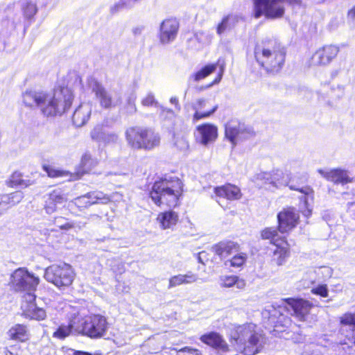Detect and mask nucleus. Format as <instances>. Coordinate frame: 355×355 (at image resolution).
I'll return each mask as SVG.
<instances>
[{"instance_id":"1","label":"nucleus","mask_w":355,"mask_h":355,"mask_svg":"<svg viewBox=\"0 0 355 355\" xmlns=\"http://www.w3.org/2000/svg\"><path fill=\"white\" fill-rule=\"evenodd\" d=\"M73 95L68 87L56 89L52 93L29 91L23 94L26 106L37 107L46 116L61 115L72 103Z\"/></svg>"},{"instance_id":"2","label":"nucleus","mask_w":355,"mask_h":355,"mask_svg":"<svg viewBox=\"0 0 355 355\" xmlns=\"http://www.w3.org/2000/svg\"><path fill=\"white\" fill-rule=\"evenodd\" d=\"M231 338L238 350L244 355L261 353L266 343V338L256 324L246 323L236 326L232 331Z\"/></svg>"},{"instance_id":"3","label":"nucleus","mask_w":355,"mask_h":355,"mask_svg":"<svg viewBox=\"0 0 355 355\" xmlns=\"http://www.w3.org/2000/svg\"><path fill=\"white\" fill-rule=\"evenodd\" d=\"M182 183L177 178L156 181L150 192V197L159 207H175L182 194Z\"/></svg>"},{"instance_id":"4","label":"nucleus","mask_w":355,"mask_h":355,"mask_svg":"<svg viewBox=\"0 0 355 355\" xmlns=\"http://www.w3.org/2000/svg\"><path fill=\"white\" fill-rule=\"evenodd\" d=\"M254 57L257 62L268 72H279L285 61L284 49L274 40L262 41L254 47Z\"/></svg>"},{"instance_id":"5","label":"nucleus","mask_w":355,"mask_h":355,"mask_svg":"<svg viewBox=\"0 0 355 355\" xmlns=\"http://www.w3.org/2000/svg\"><path fill=\"white\" fill-rule=\"evenodd\" d=\"M259 178L265 180V183L268 184V189H278L283 186H288L291 190L297 191L300 196L298 198L303 202L304 206L306 208V216L311 214V210L309 205L313 201V191L309 187H297L288 181V176L282 171L277 170L272 173H263L259 175Z\"/></svg>"},{"instance_id":"6","label":"nucleus","mask_w":355,"mask_h":355,"mask_svg":"<svg viewBox=\"0 0 355 355\" xmlns=\"http://www.w3.org/2000/svg\"><path fill=\"white\" fill-rule=\"evenodd\" d=\"M125 137L128 144L137 150H151L160 144L159 133L150 128H130L125 132Z\"/></svg>"},{"instance_id":"7","label":"nucleus","mask_w":355,"mask_h":355,"mask_svg":"<svg viewBox=\"0 0 355 355\" xmlns=\"http://www.w3.org/2000/svg\"><path fill=\"white\" fill-rule=\"evenodd\" d=\"M78 320L76 326L78 334L85 335L92 338H99L105 335L108 329L106 318L101 315H90L85 317L78 314Z\"/></svg>"},{"instance_id":"8","label":"nucleus","mask_w":355,"mask_h":355,"mask_svg":"<svg viewBox=\"0 0 355 355\" xmlns=\"http://www.w3.org/2000/svg\"><path fill=\"white\" fill-rule=\"evenodd\" d=\"M10 286L15 291H26L24 297L26 301H35V295L33 293L40 283V279L30 273L26 268H19L10 275Z\"/></svg>"},{"instance_id":"9","label":"nucleus","mask_w":355,"mask_h":355,"mask_svg":"<svg viewBox=\"0 0 355 355\" xmlns=\"http://www.w3.org/2000/svg\"><path fill=\"white\" fill-rule=\"evenodd\" d=\"M76 273L72 266L66 263L52 264L45 269L44 279L59 288L69 286L73 282Z\"/></svg>"},{"instance_id":"10","label":"nucleus","mask_w":355,"mask_h":355,"mask_svg":"<svg viewBox=\"0 0 355 355\" xmlns=\"http://www.w3.org/2000/svg\"><path fill=\"white\" fill-rule=\"evenodd\" d=\"M286 0H254L255 18L264 15L266 18L275 19L283 16Z\"/></svg>"},{"instance_id":"11","label":"nucleus","mask_w":355,"mask_h":355,"mask_svg":"<svg viewBox=\"0 0 355 355\" xmlns=\"http://www.w3.org/2000/svg\"><path fill=\"white\" fill-rule=\"evenodd\" d=\"M254 135V132L237 121H231L225 125V137L235 146L239 142Z\"/></svg>"},{"instance_id":"12","label":"nucleus","mask_w":355,"mask_h":355,"mask_svg":"<svg viewBox=\"0 0 355 355\" xmlns=\"http://www.w3.org/2000/svg\"><path fill=\"white\" fill-rule=\"evenodd\" d=\"M283 302L286 305V308L291 314L300 321H305L309 314L313 305L309 301L303 299L286 298Z\"/></svg>"},{"instance_id":"13","label":"nucleus","mask_w":355,"mask_h":355,"mask_svg":"<svg viewBox=\"0 0 355 355\" xmlns=\"http://www.w3.org/2000/svg\"><path fill=\"white\" fill-rule=\"evenodd\" d=\"M300 214L293 207L284 209L277 214L278 230L281 233L291 231L298 223Z\"/></svg>"},{"instance_id":"14","label":"nucleus","mask_w":355,"mask_h":355,"mask_svg":"<svg viewBox=\"0 0 355 355\" xmlns=\"http://www.w3.org/2000/svg\"><path fill=\"white\" fill-rule=\"evenodd\" d=\"M338 52V46L332 44L324 45L313 54L311 63L313 66H327L337 56Z\"/></svg>"},{"instance_id":"15","label":"nucleus","mask_w":355,"mask_h":355,"mask_svg":"<svg viewBox=\"0 0 355 355\" xmlns=\"http://www.w3.org/2000/svg\"><path fill=\"white\" fill-rule=\"evenodd\" d=\"M89 86L102 107L109 109L117 105V101H114L112 94L96 79H89Z\"/></svg>"},{"instance_id":"16","label":"nucleus","mask_w":355,"mask_h":355,"mask_svg":"<svg viewBox=\"0 0 355 355\" xmlns=\"http://www.w3.org/2000/svg\"><path fill=\"white\" fill-rule=\"evenodd\" d=\"M179 28L178 21L173 18L164 19L160 24L159 37L162 44L172 42L176 37Z\"/></svg>"},{"instance_id":"17","label":"nucleus","mask_w":355,"mask_h":355,"mask_svg":"<svg viewBox=\"0 0 355 355\" xmlns=\"http://www.w3.org/2000/svg\"><path fill=\"white\" fill-rule=\"evenodd\" d=\"M110 197L103 192L92 191L77 197L75 198L74 202L79 208H87L96 203L106 204L110 202Z\"/></svg>"},{"instance_id":"18","label":"nucleus","mask_w":355,"mask_h":355,"mask_svg":"<svg viewBox=\"0 0 355 355\" xmlns=\"http://www.w3.org/2000/svg\"><path fill=\"white\" fill-rule=\"evenodd\" d=\"M341 334L349 343L355 345V312L346 313L340 318Z\"/></svg>"},{"instance_id":"19","label":"nucleus","mask_w":355,"mask_h":355,"mask_svg":"<svg viewBox=\"0 0 355 355\" xmlns=\"http://www.w3.org/2000/svg\"><path fill=\"white\" fill-rule=\"evenodd\" d=\"M225 61L221 59H218V62L216 64H208L201 69L200 71H197L194 74L191 76V78H193L195 81H199L202 79H204L212 72L215 71L217 67H220V71L217 78L214 80V82L210 85V86L218 83L223 76L224 69H225Z\"/></svg>"},{"instance_id":"20","label":"nucleus","mask_w":355,"mask_h":355,"mask_svg":"<svg viewBox=\"0 0 355 355\" xmlns=\"http://www.w3.org/2000/svg\"><path fill=\"white\" fill-rule=\"evenodd\" d=\"M217 137L218 129L214 125L205 123L197 128L196 138L203 145H207L215 141Z\"/></svg>"},{"instance_id":"21","label":"nucleus","mask_w":355,"mask_h":355,"mask_svg":"<svg viewBox=\"0 0 355 355\" xmlns=\"http://www.w3.org/2000/svg\"><path fill=\"white\" fill-rule=\"evenodd\" d=\"M214 193L219 199L224 198L228 200H239L242 196L240 189L231 184L214 188ZM217 202L222 206L220 200H217Z\"/></svg>"},{"instance_id":"22","label":"nucleus","mask_w":355,"mask_h":355,"mask_svg":"<svg viewBox=\"0 0 355 355\" xmlns=\"http://www.w3.org/2000/svg\"><path fill=\"white\" fill-rule=\"evenodd\" d=\"M318 173L327 180L334 183L347 184L352 182V178L348 175L347 171L339 168L331 170L319 169Z\"/></svg>"},{"instance_id":"23","label":"nucleus","mask_w":355,"mask_h":355,"mask_svg":"<svg viewBox=\"0 0 355 355\" xmlns=\"http://www.w3.org/2000/svg\"><path fill=\"white\" fill-rule=\"evenodd\" d=\"M239 250V245L232 241H220L211 248L213 252L221 259L227 257L234 252H238Z\"/></svg>"},{"instance_id":"24","label":"nucleus","mask_w":355,"mask_h":355,"mask_svg":"<svg viewBox=\"0 0 355 355\" xmlns=\"http://www.w3.org/2000/svg\"><path fill=\"white\" fill-rule=\"evenodd\" d=\"M92 112V107L88 103H83L74 111L72 121L76 127L84 125L89 120Z\"/></svg>"},{"instance_id":"25","label":"nucleus","mask_w":355,"mask_h":355,"mask_svg":"<svg viewBox=\"0 0 355 355\" xmlns=\"http://www.w3.org/2000/svg\"><path fill=\"white\" fill-rule=\"evenodd\" d=\"M274 247L271 261L278 266H282L289 256L288 244L286 241H284L274 245Z\"/></svg>"},{"instance_id":"26","label":"nucleus","mask_w":355,"mask_h":355,"mask_svg":"<svg viewBox=\"0 0 355 355\" xmlns=\"http://www.w3.org/2000/svg\"><path fill=\"white\" fill-rule=\"evenodd\" d=\"M200 340L204 343L219 349L222 352H226L228 346L223 338L217 333L211 332L208 334L202 335Z\"/></svg>"},{"instance_id":"27","label":"nucleus","mask_w":355,"mask_h":355,"mask_svg":"<svg viewBox=\"0 0 355 355\" xmlns=\"http://www.w3.org/2000/svg\"><path fill=\"white\" fill-rule=\"evenodd\" d=\"M77 320H78V315H74L70 319L68 324H62L58 328L53 334V337L63 339L71 334H77L76 326H79V324L76 323Z\"/></svg>"},{"instance_id":"28","label":"nucleus","mask_w":355,"mask_h":355,"mask_svg":"<svg viewBox=\"0 0 355 355\" xmlns=\"http://www.w3.org/2000/svg\"><path fill=\"white\" fill-rule=\"evenodd\" d=\"M241 17L237 15L230 14L222 19L216 27V33L220 35L225 31H230L239 21Z\"/></svg>"},{"instance_id":"29","label":"nucleus","mask_w":355,"mask_h":355,"mask_svg":"<svg viewBox=\"0 0 355 355\" xmlns=\"http://www.w3.org/2000/svg\"><path fill=\"white\" fill-rule=\"evenodd\" d=\"M198 275L191 272L184 275H178L173 276L169 279L168 288L175 287L182 284H189L198 281Z\"/></svg>"},{"instance_id":"30","label":"nucleus","mask_w":355,"mask_h":355,"mask_svg":"<svg viewBox=\"0 0 355 355\" xmlns=\"http://www.w3.org/2000/svg\"><path fill=\"white\" fill-rule=\"evenodd\" d=\"M157 219L162 229H170L177 224L179 216L175 211H168L159 214Z\"/></svg>"},{"instance_id":"31","label":"nucleus","mask_w":355,"mask_h":355,"mask_svg":"<svg viewBox=\"0 0 355 355\" xmlns=\"http://www.w3.org/2000/svg\"><path fill=\"white\" fill-rule=\"evenodd\" d=\"M219 284L220 287L223 288H231L236 286L239 289H243L246 286V283L244 279L235 275L220 277L219 279Z\"/></svg>"},{"instance_id":"32","label":"nucleus","mask_w":355,"mask_h":355,"mask_svg":"<svg viewBox=\"0 0 355 355\" xmlns=\"http://www.w3.org/2000/svg\"><path fill=\"white\" fill-rule=\"evenodd\" d=\"M8 335L10 339L25 341L28 339L27 327L23 324H15L9 329Z\"/></svg>"},{"instance_id":"33","label":"nucleus","mask_w":355,"mask_h":355,"mask_svg":"<svg viewBox=\"0 0 355 355\" xmlns=\"http://www.w3.org/2000/svg\"><path fill=\"white\" fill-rule=\"evenodd\" d=\"M207 101L203 98H200L196 101L193 107L196 110V112L193 115V121H198L203 118H207L211 115L217 110V105H215L211 110L207 112H200V110L205 107Z\"/></svg>"},{"instance_id":"34","label":"nucleus","mask_w":355,"mask_h":355,"mask_svg":"<svg viewBox=\"0 0 355 355\" xmlns=\"http://www.w3.org/2000/svg\"><path fill=\"white\" fill-rule=\"evenodd\" d=\"M29 304L26 309L25 311L26 315L32 319L37 320H42L46 317V311L42 309L37 307L34 301H28Z\"/></svg>"},{"instance_id":"35","label":"nucleus","mask_w":355,"mask_h":355,"mask_svg":"<svg viewBox=\"0 0 355 355\" xmlns=\"http://www.w3.org/2000/svg\"><path fill=\"white\" fill-rule=\"evenodd\" d=\"M261 236L263 239L270 240L273 245L285 241L284 238L279 236L275 227L265 228L261 231Z\"/></svg>"},{"instance_id":"36","label":"nucleus","mask_w":355,"mask_h":355,"mask_svg":"<svg viewBox=\"0 0 355 355\" xmlns=\"http://www.w3.org/2000/svg\"><path fill=\"white\" fill-rule=\"evenodd\" d=\"M32 184H33V182H31L30 180H24L22 178V174L18 171L14 172L12 174V175L10 176L9 181H8V185L12 187H26L29 185H31Z\"/></svg>"},{"instance_id":"37","label":"nucleus","mask_w":355,"mask_h":355,"mask_svg":"<svg viewBox=\"0 0 355 355\" xmlns=\"http://www.w3.org/2000/svg\"><path fill=\"white\" fill-rule=\"evenodd\" d=\"M22 11L24 17L28 20H31L37 12V5L31 1H27L22 6Z\"/></svg>"},{"instance_id":"38","label":"nucleus","mask_w":355,"mask_h":355,"mask_svg":"<svg viewBox=\"0 0 355 355\" xmlns=\"http://www.w3.org/2000/svg\"><path fill=\"white\" fill-rule=\"evenodd\" d=\"M106 131L103 124L97 125L92 130L90 137L93 141L101 144Z\"/></svg>"},{"instance_id":"39","label":"nucleus","mask_w":355,"mask_h":355,"mask_svg":"<svg viewBox=\"0 0 355 355\" xmlns=\"http://www.w3.org/2000/svg\"><path fill=\"white\" fill-rule=\"evenodd\" d=\"M248 256L244 252H240L235 254L230 260L225 262V265L227 266V263H230V266L234 268H240L245 263Z\"/></svg>"},{"instance_id":"40","label":"nucleus","mask_w":355,"mask_h":355,"mask_svg":"<svg viewBox=\"0 0 355 355\" xmlns=\"http://www.w3.org/2000/svg\"><path fill=\"white\" fill-rule=\"evenodd\" d=\"M49 195L57 206L63 205L67 200L66 194L60 189H54Z\"/></svg>"},{"instance_id":"41","label":"nucleus","mask_w":355,"mask_h":355,"mask_svg":"<svg viewBox=\"0 0 355 355\" xmlns=\"http://www.w3.org/2000/svg\"><path fill=\"white\" fill-rule=\"evenodd\" d=\"M98 164V160L96 158H93L92 155L85 153L81 159V164L85 171H90L92 168L96 166Z\"/></svg>"},{"instance_id":"42","label":"nucleus","mask_w":355,"mask_h":355,"mask_svg":"<svg viewBox=\"0 0 355 355\" xmlns=\"http://www.w3.org/2000/svg\"><path fill=\"white\" fill-rule=\"evenodd\" d=\"M132 6L128 0H119L118 2L110 6V13L114 15L123 9H130Z\"/></svg>"},{"instance_id":"43","label":"nucleus","mask_w":355,"mask_h":355,"mask_svg":"<svg viewBox=\"0 0 355 355\" xmlns=\"http://www.w3.org/2000/svg\"><path fill=\"white\" fill-rule=\"evenodd\" d=\"M8 198L9 205L10 207L14 206L21 201L24 198V194L21 191H15L10 194H6Z\"/></svg>"},{"instance_id":"44","label":"nucleus","mask_w":355,"mask_h":355,"mask_svg":"<svg viewBox=\"0 0 355 355\" xmlns=\"http://www.w3.org/2000/svg\"><path fill=\"white\" fill-rule=\"evenodd\" d=\"M141 104L145 107H157L158 105V102L156 101L154 94L149 92L142 98Z\"/></svg>"},{"instance_id":"45","label":"nucleus","mask_w":355,"mask_h":355,"mask_svg":"<svg viewBox=\"0 0 355 355\" xmlns=\"http://www.w3.org/2000/svg\"><path fill=\"white\" fill-rule=\"evenodd\" d=\"M118 140L119 136L116 133L114 132L106 131L101 143L104 144H115L118 141Z\"/></svg>"},{"instance_id":"46","label":"nucleus","mask_w":355,"mask_h":355,"mask_svg":"<svg viewBox=\"0 0 355 355\" xmlns=\"http://www.w3.org/2000/svg\"><path fill=\"white\" fill-rule=\"evenodd\" d=\"M57 208L58 206L53 202L52 199L48 194L44 204V209L46 213L48 214H51L56 211Z\"/></svg>"},{"instance_id":"47","label":"nucleus","mask_w":355,"mask_h":355,"mask_svg":"<svg viewBox=\"0 0 355 355\" xmlns=\"http://www.w3.org/2000/svg\"><path fill=\"white\" fill-rule=\"evenodd\" d=\"M43 169L44 171L46 172L48 175L51 178H57L62 176L63 174V172L60 170H57L54 168L53 167L48 165H43Z\"/></svg>"},{"instance_id":"48","label":"nucleus","mask_w":355,"mask_h":355,"mask_svg":"<svg viewBox=\"0 0 355 355\" xmlns=\"http://www.w3.org/2000/svg\"><path fill=\"white\" fill-rule=\"evenodd\" d=\"M311 293L321 297H326L328 296V289L327 285H320L311 289Z\"/></svg>"},{"instance_id":"49","label":"nucleus","mask_w":355,"mask_h":355,"mask_svg":"<svg viewBox=\"0 0 355 355\" xmlns=\"http://www.w3.org/2000/svg\"><path fill=\"white\" fill-rule=\"evenodd\" d=\"M175 145L181 150H184L188 148V142L184 137H175Z\"/></svg>"},{"instance_id":"50","label":"nucleus","mask_w":355,"mask_h":355,"mask_svg":"<svg viewBox=\"0 0 355 355\" xmlns=\"http://www.w3.org/2000/svg\"><path fill=\"white\" fill-rule=\"evenodd\" d=\"M177 355H202L199 350L184 347L177 352Z\"/></svg>"},{"instance_id":"51","label":"nucleus","mask_w":355,"mask_h":355,"mask_svg":"<svg viewBox=\"0 0 355 355\" xmlns=\"http://www.w3.org/2000/svg\"><path fill=\"white\" fill-rule=\"evenodd\" d=\"M10 207L8 202V198L5 195L0 196V215H1L5 211Z\"/></svg>"},{"instance_id":"52","label":"nucleus","mask_w":355,"mask_h":355,"mask_svg":"<svg viewBox=\"0 0 355 355\" xmlns=\"http://www.w3.org/2000/svg\"><path fill=\"white\" fill-rule=\"evenodd\" d=\"M137 98V96L135 93H132L128 98L127 102L130 107V112H136V105H135V101Z\"/></svg>"},{"instance_id":"53","label":"nucleus","mask_w":355,"mask_h":355,"mask_svg":"<svg viewBox=\"0 0 355 355\" xmlns=\"http://www.w3.org/2000/svg\"><path fill=\"white\" fill-rule=\"evenodd\" d=\"M61 220H63V218L62 217L56 218L55 220V224L60 229L69 230L71 228L72 225L71 224H69L67 222L62 223Z\"/></svg>"},{"instance_id":"54","label":"nucleus","mask_w":355,"mask_h":355,"mask_svg":"<svg viewBox=\"0 0 355 355\" xmlns=\"http://www.w3.org/2000/svg\"><path fill=\"white\" fill-rule=\"evenodd\" d=\"M144 26H137L132 28V32L134 35H140L142 32L144 31Z\"/></svg>"},{"instance_id":"55","label":"nucleus","mask_w":355,"mask_h":355,"mask_svg":"<svg viewBox=\"0 0 355 355\" xmlns=\"http://www.w3.org/2000/svg\"><path fill=\"white\" fill-rule=\"evenodd\" d=\"M170 102L175 105V107L178 109V110H180V106L178 103V99L176 98V97H171V99H170Z\"/></svg>"},{"instance_id":"56","label":"nucleus","mask_w":355,"mask_h":355,"mask_svg":"<svg viewBox=\"0 0 355 355\" xmlns=\"http://www.w3.org/2000/svg\"><path fill=\"white\" fill-rule=\"evenodd\" d=\"M348 17L352 19H355V6L348 12Z\"/></svg>"},{"instance_id":"57","label":"nucleus","mask_w":355,"mask_h":355,"mask_svg":"<svg viewBox=\"0 0 355 355\" xmlns=\"http://www.w3.org/2000/svg\"><path fill=\"white\" fill-rule=\"evenodd\" d=\"M4 354L5 355H18L17 352L12 351L8 347L5 348Z\"/></svg>"},{"instance_id":"58","label":"nucleus","mask_w":355,"mask_h":355,"mask_svg":"<svg viewBox=\"0 0 355 355\" xmlns=\"http://www.w3.org/2000/svg\"><path fill=\"white\" fill-rule=\"evenodd\" d=\"M73 355H92L90 353L83 351H74Z\"/></svg>"},{"instance_id":"59","label":"nucleus","mask_w":355,"mask_h":355,"mask_svg":"<svg viewBox=\"0 0 355 355\" xmlns=\"http://www.w3.org/2000/svg\"><path fill=\"white\" fill-rule=\"evenodd\" d=\"M205 254V252H201L198 254V261L203 263V261H202V256Z\"/></svg>"},{"instance_id":"60","label":"nucleus","mask_w":355,"mask_h":355,"mask_svg":"<svg viewBox=\"0 0 355 355\" xmlns=\"http://www.w3.org/2000/svg\"><path fill=\"white\" fill-rule=\"evenodd\" d=\"M351 205H352V207H354V209L353 211H354V218H355V203H352V204H351Z\"/></svg>"}]
</instances>
